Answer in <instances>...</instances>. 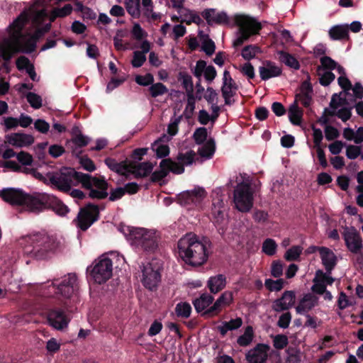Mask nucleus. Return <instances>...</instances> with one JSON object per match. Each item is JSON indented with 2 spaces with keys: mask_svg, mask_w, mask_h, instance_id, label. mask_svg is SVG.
Returning a JSON list of instances; mask_svg holds the SVG:
<instances>
[{
  "mask_svg": "<svg viewBox=\"0 0 363 363\" xmlns=\"http://www.w3.org/2000/svg\"><path fill=\"white\" fill-rule=\"evenodd\" d=\"M43 4V0H37L9 26L8 35L0 41V55L5 60L18 51H33L36 40L50 29V23L40 27L47 17Z\"/></svg>",
  "mask_w": 363,
  "mask_h": 363,
  "instance_id": "f257e3e1",
  "label": "nucleus"
},
{
  "mask_svg": "<svg viewBox=\"0 0 363 363\" xmlns=\"http://www.w3.org/2000/svg\"><path fill=\"white\" fill-rule=\"evenodd\" d=\"M47 177L50 185L63 193L69 192L72 186L81 184L84 189L89 191V197L92 199L102 200L108 196L109 184L104 176L94 177L74 168L62 167L58 171L48 172Z\"/></svg>",
  "mask_w": 363,
  "mask_h": 363,
  "instance_id": "f03ea898",
  "label": "nucleus"
},
{
  "mask_svg": "<svg viewBox=\"0 0 363 363\" xmlns=\"http://www.w3.org/2000/svg\"><path fill=\"white\" fill-rule=\"evenodd\" d=\"M0 196L7 203L12 205L26 206L32 211H40L47 208L60 216H65L69 212L67 206L57 197L50 194L40 193L28 194L20 189L8 188L1 191Z\"/></svg>",
  "mask_w": 363,
  "mask_h": 363,
  "instance_id": "7ed1b4c3",
  "label": "nucleus"
},
{
  "mask_svg": "<svg viewBox=\"0 0 363 363\" xmlns=\"http://www.w3.org/2000/svg\"><path fill=\"white\" fill-rule=\"evenodd\" d=\"M212 242L206 236L201 240L194 234H186L177 242V252L184 262L189 266L197 267L206 263L210 252L208 248Z\"/></svg>",
  "mask_w": 363,
  "mask_h": 363,
  "instance_id": "20e7f679",
  "label": "nucleus"
},
{
  "mask_svg": "<svg viewBox=\"0 0 363 363\" xmlns=\"http://www.w3.org/2000/svg\"><path fill=\"white\" fill-rule=\"evenodd\" d=\"M29 245L25 247V252L37 259H45L57 247L58 242L53 236L44 233L31 235L28 240Z\"/></svg>",
  "mask_w": 363,
  "mask_h": 363,
  "instance_id": "39448f33",
  "label": "nucleus"
},
{
  "mask_svg": "<svg viewBox=\"0 0 363 363\" xmlns=\"http://www.w3.org/2000/svg\"><path fill=\"white\" fill-rule=\"evenodd\" d=\"M235 25L238 27L233 46L238 47L247 41L252 35H257L262 29L261 23L250 16L235 14L233 16Z\"/></svg>",
  "mask_w": 363,
  "mask_h": 363,
  "instance_id": "423d86ee",
  "label": "nucleus"
},
{
  "mask_svg": "<svg viewBox=\"0 0 363 363\" xmlns=\"http://www.w3.org/2000/svg\"><path fill=\"white\" fill-rule=\"evenodd\" d=\"M78 289V279L74 273H68L61 278H54L49 286V290H52L55 296L62 301L71 299L77 295Z\"/></svg>",
  "mask_w": 363,
  "mask_h": 363,
  "instance_id": "0eeeda50",
  "label": "nucleus"
},
{
  "mask_svg": "<svg viewBox=\"0 0 363 363\" xmlns=\"http://www.w3.org/2000/svg\"><path fill=\"white\" fill-rule=\"evenodd\" d=\"M132 245L147 252H154L157 248V240L155 233L145 228H132L129 230Z\"/></svg>",
  "mask_w": 363,
  "mask_h": 363,
  "instance_id": "6e6552de",
  "label": "nucleus"
},
{
  "mask_svg": "<svg viewBox=\"0 0 363 363\" xmlns=\"http://www.w3.org/2000/svg\"><path fill=\"white\" fill-rule=\"evenodd\" d=\"M220 193H222L220 188L213 191V194H216L218 197L213 199L211 220L216 227L218 233L223 236L228 228V220L223 201L218 197Z\"/></svg>",
  "mask_w": 363,
  "mask_h": 363,
  "instance_id": "1a4fd4ad",
  "label": "nucleus"
},
{
  "mask_svg": "<svg viewBox=\"0 0 363 363\" xmlns=\"http://www.w3.org/2000/svg\"><path fill=\"white\" fill-rule=\"evenodd\" d=\"M113 262L108 257L100 258L86 269L90 279L95 283L101 284L108 281L112 276Z\"/></svg>",
  "mask_w": 363,
  "mask_h": 363,
  "instance_id": "9d476101",
  "label": "nucleus"
},
{
  "mask_svg": "<svg viewBox=\"0 0 363 363\" xmlns=\"http://www.w3.org/2000/svg\"><path fill=\"white\" fill-rule=\"evenodd\" d=\"M235 208L240 212H249L253 206V192L250 184L242 182L236 186L233 193Z\"/></svg>",
  "mask_w": 363,
  "mask_h": 363,
  "instance_id": "9b49d317",
  "label": "nucleus"
},
{
  "mask_svg": "<svg viewBox=\"0 0 363 363\" xmlns=\"http://www.w3.org/2000/svg\"><path fill=\"white\" fill-rule=\"evenodd\" d=\"M100 212L99 206L89 203L82 208L74 221L76 225L82 231H86L89 227L99 219Z\"/></svg>",
  "mask_w": 363,
  "mask_h": 363,
  "instance_id": "f8f14e48",
  "label": "nucleus"
},
{
  "mask_svg": "<svg viewBox=\"0 0 363 363\" xmlns=\"http://www.w3.org/2000/svg\"><path fill=\"white\" fill-rule=\"evenodd\" d=\"M160 170H155L151 174V181L158 182L167 176L169 172L181 174L184 172V168L179 165L170 158L163 159L160 163Z\"/></svg>",
  "mask_w": 363,
  "mask_h": 363,
  "instance_id": "ddd939ff",
  "label": "nucleus"
},
{
  "mask_svg": "<svg viewBox=\"0 0 363 363\" xmlns=\"http://www.w3.org/2000/svg\"><path fill=\"white\" fill-rule=\"evenodd\" d=\"M206 196V192L205 189L201 187H197L177 194L175 199L182 206H197L201 203Z\"/></svg>",
  "mask_w": 363,
  "mask_h": 363,
  "instance_id": "4468645a",
  "label": "nucleus"
},
{
  "mask_svg": "<svg viewBox=\"0 0 363 363\" xmlns=\"http://www.w3.org/2000/svg\"><path fill=\"white\" fill-rule=\"evenodd\" d=\"M140 268L143 273L142 282L144 286L152 291L156 289L161 279L159 267L155 269L152 267V264L149 262L146 264H143Z\"/></svg>",
  "mask_w": 363,
  "mask_h": 363,
  "instance_id": "2eb2a0df",
  "label": "nucleus"
},
{
  "mask_svg": "<svg viewBox=\"0 0 363 363\" xmlns=\"http://www.w3.org/2000/svg\"><path fill=\"white\" fill-rule=\"evenodd\" d=\"M222 95L225 100V105L230 106L235 101L238 86L228 70L223 72Z\"/></svg>",
  "mask_w": 363,
  "mask_h": 363,
  "instance_id": "dca6fc26",
  "label": "nucleus"
},
{
  "mask_svg": "<svg viewBox=\"0 0 363 363\" xmlns=\"http://www.w3.org/2000/svg\"><path fill=\"white\" fill-rule=\"evenodd\" d=\"M343 238L347 249L352 253L358 254L363 249L362 239L359 233L354 228H346Z\"/></svg>",
  "mask_w": 363,
  "mask_h": 363,
  "instance_id": "f3484780",
  "label": "nucleus"
},
{
  "mask_svg": "<svg viewBox=\"0 0 363 363\" xmlns=\"http://www.w3.org/2000/svg\"><path fill=\"white\" fill-rule=\"evenodd\" d=\"M233 301V293L226 291L221 294L215 303L202 313V316L213 317L218 315L224 307L230 306Z\"/></svg>",
  "mask_w": 363,
  "mask_h": 363,
  "instance_id": "a211bd4d",
  "label": "nucleus"
},
{
  "mask_svg": "<svg viewBox=\"0 0 363 363\" xmlns=\"http://www.w3.org/2000/svg\"><path fill=\"white\" fill-rule=\"evenodd\" d=\"M191 71L198 80L201 81V77L203 75L208 83L212 82L217 75L215 67L212 65H207L206 62L201 60L196 62Z\"/></svg>",
  "mask_w": 363,
  "mask_h": 363,
  "instance_id": "6ab92c4d",
  "label": "nucleus"
},
{
  "mask_svg": "<svg viewBox=\"0 0 363 363\" xmlns=\"http://www.w3.org/2000/svg\"><path fill=\"white\" fill-rule=\"evenodd\" d=\"M328 113H350L351 109L346 99V93L340 92L333 95Z\"/></svg>",
  "mask_w": 363,
  "mask_h": 363,
  "instance_id": "aec40b11",
  "label": "nucleus"
},
{
  "mask_svg": "<svg viewBox=\"0 0 363 363\" xmlns=\"http://www.w3.org/2000/svg\"><path fill=\"white\" fill-rule=\"evenodd\" d=\"M269 350V345L258 343L246 353L245 359L247 363H265L268 358L267 352Z\"/></svg>",
  "mask_w": 363,
  "mask_h": 363,
  "instance_id": "412c9836",
  "label": "nucleus"
},
{
  "mask_svg": "<svg viewBox=\"0 0 363 363\" xmlns=\"http://www.w3.org/2000/svg\"><path fill=\"white\" fill-rule=\"evenodd\" d=\"M49 324L57 330H63L67 328L69 319L61 309L52 308L48 312Z\"/></svg>",
  "mask_w": 363,
  "mask_h": 363,
  "instance_id": "4be33fe9",
  "label": "nucleus"
},
{
  "mask_svg": "<svg viewBox=\"0 0 363 363\" xmlns=\"http://www.w3.org/2000/svg\"><path fill=\"white\" fill-rule=\"evenodd\" d=\"M296 294L294 291H285L281 296L273 301L272 309L276 312L287 311L294 306Z\"/></svg>",
  "mask_w": 363,
  "mask_h": 363,
  "instance_id": "5701e85b",
  "label": "nucleus"
},
{
  "mask_svg": "<svg viewBox=\"0 0 363 363\" xmlns=\"http://www.w3.org/2000/svg\"><path fill=\"white\" fill-rule=\"evenodd\" d=\"M203 16L209 24H223L230 23V18L225 11H217L214 9H206L203 12Z\"/></svg>",
  "mask_w": 363,
  "mask_h": 363,
  "instance_id": "b1692460",
  "label": "nucleus"
},
{
  "mask_svg": "<svg viewBox=\"0 0 363 363\" xmlns=\"http://www.w3.org/2000/svg\"><path fill=\"white\" fill-rule=\"evenodd\" d=\"M320 257L327 273L332 274L337 263V258L335 254L330 248L322 246Z\"/></svg>",
  "mask_w": 363,
  "mask_h": 363,
  "instance_id": "393cba45",
  "label": "nucleus"
},
{
  "mask_svg": "<svg viewBox=\"0 0 363 363\" xmlns=\"http://www.w3.org/2000/svg\"><path fill=\"white\" fill-rule=\"evenodd\" d=\"M259 72L262 80H267L279 76L281 73V69L275 63L266 61L259 67Z\"/></svg>",
  "mask_w": 363,
  "mask_h": 363,
  "instance_id": "a878e982",
  "label": "nucleus"
},
{
  "mask_svg": "<svg viewBox=\"0 0 363 363\" xmlns=\"http://www.w3.org/2000/svg\"><path fill=\"white\" fill-rule=\"evenodd\" d=\"M104 162L111 171L118 174L125 176L126 173L130 172V162H128L127 160L118 162L114 158L107 157Z\"/></svg>",
  "mask_w": 363,
  "mask_h": 363,
  "instance_id": "bb28decb",
  "label": "nucleus"
},
{
  "mask_svg": "<svg viewBox=\"0 0 363 363\" xmlns=\"http://www.w3.org/2000/svg\"><path fill=\"white\" fill-rule=\"evenodd\" d=\"M153 167L152 163L150 162H144L138 164L130 163L129 173L133 174L136 179L144 178L150 174Z\"/></svg>",
  "mask_w": 363,
  "mask_h": 363,
  "instance_id": "cd10ccee",
  "label": "nucleus"
},
{
  "mask_svg": "<svg viewBox=\"0 0 363 363\" xmlns=\"http://www.w3.org/2000/svg\"><path fill=\"white\" fill-rule=\"evenodd\" d=\"M318 303V298L312 294L308 293L300 300L296 307V311L299 314H305L314 308Z\"/></svg>",
  "mask_w": 363,
  "mask_h": 363,
  "instance_id": "c85d7f7f",
  "label": "nucleus"
},
{
  "mask_svg": "<svg viewBox=\"0 0 363 363\" xmlns=\"http://www.w3.org/2000/svg\"><path fill=\"white\" fill-rule=\"evenodd\" d=\"M7 141L13 146L22 147L32 145L34 143V138L25 133H14L8 137Z\"/></svg>",
  "mask_w": 363,
  "mask_h": 363,
  "instance_id": "c756f323",
  "label": "nucleus"
},
{
  "mask_svg": "<svg viewBox=\"0 0 363 363\" xmlns=\"http://www.w3.org/2000/svg\"><path fill=\"white\" fill-rule=\"evenodd\" d=\"M312 92L310 84L306 82H303L301 86L300 92L296 96V101L306 107L309 106L312 101Z\"/></svg>",
  "mask_w": 363,
  "mask_h": 363,
  "instance_id": "7c9ffc66",
  "label": "nucleus"
},
{
  "mask_svg": "<svg viewBox=\"0 0 363 363\" xmlns=\"http://www.w3.org/2000/svg\"><path fill=\"white\" fill-rule=\"evenodd\" d=\"M226 285V277L223 274H218L209 278L207 286L212 294H217L223 290Z\"/></svg>",
  "mask_w": 363,
  "mask_h": 363,
  "instance_id": "2f4dec72",
  "label": "nucleus"
},
{
  "mask_svg": "<svg viewBox=\"0 0 363 363\" xmlns=\"http://www.w3.org/2000/svg\"><path fill=\"white\" fill-rule=\"evenodd\" d=\"M213 301L214 298L212 295L203 293L199 298L193 301V305L197 313H203Z\"/></svg>",
  "mask_w": 363,
  "mask_h": 363,
  "instance_id": "473e14b6",
  "label": "nucleus"
},
{
  "mask_svg": "<svg viewBox=\"0 0 363 363\" xmlns=\"http://www.w3.org/2000/svg\"><path fill=\"white\" fill-rule=\"evenodd\" d=\"M204 98L208 102V104H211L213 113L227 111L223 106H220L217 105L218 94L213 88H207L204 94Z\"/></svg>",
  "mask_w": 363,
  "mask_h": 363,
  "instance_id": "72a5a7b5",
  "label": "nucleus"
},
{
  "mask_svg": "<svg viewBox=\"0 0 363 363\" xmlns=\"http://www.w3.org/2000/svg\"><path fill=\"white\" fill-rule=\"evenodd\" d=\"M199 38L201 43V50L208 56L212 55L216 50L214 42L204 32L199 31Z\"/></svg>",
  "mask_w": 363,
  "mask_h": 363,
  "instance_id": "f704fd0d",
  "label": "nucleus"
},
{
  "mask_svg": "<svg viewBox=\"0 0 363 363\" xmlns=\"http://www.w3.org/2000/svg\"><path fill=\"white\" fill-rule=\"evenodd\" d=\"M177 11L182 13L181 17L182 18V21L186 22L187 24L194 23L199 25L202 22L201 17L193 11L186 9L184 7H182V9Z\"/></svg>",
  "mask_w": 363,
  "mask_h": 363,
  "instance_id": "c9c22d12",
  "label": "nucleus"
},
{
  "mask_svg": "<svg viewBox=\"0 0 363 363\" xmlns=\"http://www.w3.org/2000/svg\"><path fill=\"white\" fill-rule=\"evenodd\" d=\"M165 138H167V137L164 135L162 138L155 140L152 145V148L156 152V155L158 158H164L169 154V146L164 144H160V142L164 141V139Z\"/></svg>",
  "mask_w": 363,
  "mask_h": 363,
  "instance_id": "e433bc0d",
  "label": "nucleus"
},
{
  "mask_svg": "<svg viewBox=\"0 0 363 363\" xmlns=\"http://www.w3.org/2000/svg\"><path fill=\"white\" fill-rule=\"evenodd\" d=\"M329 35L333 40L345 39L348 35V27L345 25L333 26L330 29Z\"/></svg>",
  "mask_w": 363,
  "mask_h": 363,
  "instance_id": "4c0bfd02",
  "label": "nucleus"
},
{
  "mask_svg": "<svg viewBox=\"0 0 363 363\" xmlns=\"http://www.w3.org/2000/svg\"><path fill=\"white\" fill-rule=\"evenodd\" d=\"M216 150V144L213 139H209L205 144L199 148L198 152L202 157L210 159Z\"/></svg>",
  "mask_w": 363,
  "mask_h": 363,
  "instance_id": "58836bf2",
  "label": "nucleus"
},
{
  "mask_svg": "<svg viewBox=\"0 0 363 363\" xmlns=\"http://www.w3.org/2000/svg\"><path fill=\"white\" fill-rule=\"evenodd\" d=\"M195 156L196 153L194 150L187 151L186 153L179 152L177 156L178 162H176V163L184 168V166L191 165L194 162Z\"/></svg>",
  "mask_w": 363,
  "mask_h": 363,
  "instance_id": "ea45409f",
  "label": "nucleus"
},
{
  "mask_svg": "<svg viewBox=\"0 0 363 363\" xmlns=\"http://www.w3.org/2000/svg\"><path fill=\"white\" fill-rule=\"evenodd\" d=\"M254 338V331L252 326L248 325L245 328L244 333L238 337L237 343L240 347H247L250 345Z\"/></svg>",
  "mask_w": 363,
  "mask_h": 363,
  "instance_id": "a19ab883",
  "label": "nucleus"
},
{
  "mask_svg": "<svg viewBox=\"0 0 363 363\" xmlns=\"http://www.w3.org/2000/svg\"><path fill=\"white\" fill-rule=\"evenodd\" d=\"M279 60L286 65L297 69L299 68V63L297 60L291 55L284 52L279 51L277 52Z\"/></svg>",
  "mask_w": 363,
  "mask_h": 363,
  "instance_id": "79ce46f5",
  "label": "nucleus"
},
{
  "mask_svg": "<svg viewBox=\"0 0 363 363\" xmlns=\"http://www.w3.org/2000/svg\"><path fill=\"white\" fill-rule=\"evenodd\" d=\"M142 12L149 19L157 20L160 15L153 11V4L152 0H142Z\"/></svg>",
  "mask_w": 363,
  "mask_h": 363,
  "instance_id": "37998d69",
  "label": "nucleus"
},
{
  "mask_svg": "<svg viewBox=\"0 0 363 363\" xmlns=\"http://www.w3.org/2000/svg\"><path fill=\"white\" fill-rule=\"evenodd\" d=\"M125 8L130 15L134 18H138L140 14V0H125Z\"/></svg>",
  "mask_w": 363,
  "mask_h": 363,
  "instance_id": "c03bdc74",
  "label": "nucleus"
},
{
  "mask_svg": "<svg viewBox=\"0 0 363 363\" xmlns=\"http://www.w3.org/2000/svg\"><path fill=\"white\" fill-rule=\"evenodd\" d=\"M72 6L71 4H66L62 8H55L52 10L50 16V21H53L56 18H63L71 13Z\"/></svg>",
  "mask_w": 363,
  "mask_h": 363,
  "instance_id": "a18cd8bd",
  "label": "nucleus"
},
{
  "mask_svg": "<svg viewBox=\"0 0 363 363\" xmlns=\"http://www.w3.org/2000/svg\"><path fill=\"white\" fill-rule=\"evenodd\" d=\"M175 313L178 317L188 318L191 313V306L186 302L179 303L175 307Z\"/></svg>",
  "mask_w": 363,
  "mask_h": 363,
  "instance_id": "49530a36",
  "label": "nucleus"
},
{
  "mask_svg": "<svg viewBox=\"0 0 363 363\" xmlns=\"http://www.w3.org/2000/svg\"><path fill=\"white\" fill-rule=\"evenodd\" d=\"M285 281L283 279L273 280L272 279H265L264 286L269 291H279L284 288Z\"/></svg>",
  "mask_w": 363,
  "mask_h": 363,
  "instance_id": "de8ad7c7",
  "label": "nucleus"
},
{
  "mask_svg": "<svg viewBox=\"0 0 363 363\" xmlns=\"http://www.w3.org/2000/svg\"><path fill=\"white\" fill-rule=\"evenodd\" d=\"M338 73L340 74L337 79L338 84L340 87L344 90L343 92L350 90L352 84L350 81L347 78L345 70L341 66H338L337 68Z\"/></svg>",
  "mask_w": 363,
  "mask_h": 363,
  "instance_id": "09e8293b",
  "label": "nucleus"
},
{
  "mask_svg": "<svg viewBox=\"0 0 363 363\" xmlns=\"http://www.w3.org/2000/svg\"><path fill=\"white\" fill-rule=\"evenodd\" d=\"M303 247L298 245L292 246L286 250L284 258L287 261L298 260L301 254L302 253Z\"/></svg>",
  "mask_w": 363,
  "mask_h": 363,
  "instance_id": "8fccbe9b",
  "label": "nucleus"
},
{
  "mask_svg": "<svg viewBox=\"0 0 363 363\" xmlns=\"http://www.w3.org/2000/svg\"><path fill=\"white\" fill-rule=\"evenodd\" d=\"M277 245L274 240L267 238L262 244V251L269 256H272L276 253Z\"/></svg>",
  "mask_w": 363,
  "mask_h": 363,
  "instance_id": "3c124183",
  "label": "nucleus"
},
{
  "mask_svg": "<svg viewBox=\"0 0 363 363\" xmlns=\"http://www.w3.org/2000/svg\"><path fill=\"white\" fill-rule=\"evenodd\" d=\"M259 52V48L255 45L245 46L241 52L242 57L245 60H250L255 57L257 54Z\"/></svg>",
  "mask_w": 363,
  "mask_h": 363,
  "instance_id": "603ef678",
  "label": "nucleus"
},
{
  "mask_svg": "<svg viewBox=\"0 0 363 363\" xmlns=\"http://www.w3.org/2000/svg\"><path fill=\"white\" fill-rule=\"evenodd\" d=\"M150 92L152 97H157L166 94L168 91L167 88L162 83L152 84L150 87Z\"/></svg>",
  "mask_w": 363,
  "mask_h": 363,
  "instance_id": "864d4df0",
  "label": "nucleus"
},
{
  "mask_svg": "<svg viewBox=\"0 0 363 363\" xmlns=\"http://www.w3.org/2000/svg\"><path fill=\"white\" fill-rule=\"evenodd\" d=\"M207 129L203 127L198 128L194 133L193 138L197 145L203 144L207 138Z\"/></svg>",
  "mask_w": 363,
  "mask_h": 363,
  "instance_id": "5fc2aeb1",
  "label": "nucleus"
},
{
  "mask_svg": "<svg viewBox=\"0 0 363 363\" xmlns=\"http://www.w3.org/2000/svg\"><path fill=\"white\" fill-rule=\"evenodd\" d=\"M181 80L183 87L186 91L187 96L189 95H194L193 94V89H194V84L192 78L189 74H182L181 76Z\"/></svg>",
  "mask_w": 363,
  "mask_h": 363,
  "instance_id": "6e6d98bb",
  "label": "nucleus"
},
{
  "mask_svg": "<svg viewBox=\"0 0 363 363\" xmlns=\"http://www.w3.org/2000/svg\"><path fill=\"white\" fill-rule=\"evenodd\" d=\"M320 83L323 86L330 84L335 79V74L330 70H319Z\"/></svg>",
  "mask_w": 363,
  "mask_h": 363,
  "instance_id": "4d7b16f0",
  "label": "nucleus"
},
{
  "mask_svg": "<svg viewBox=\"0 0 363 363\" xmlns=\"http://www.w3.org/2000/svg\"><path fill=\"white\" fill-rule=\"evenodd\" d=\"M313 281L314 284L311 287L312 291L317 294L323 295V293L325 292L326 286L322 281H320L316 273Z\"/></svg>",
  "mask_w": 363,
  "mask_h": 363,
  "instance_id": "13d9d810",
  "label": "nucleus"
},
{
  "mask_svg": "<svg viewBox=\"0 0 363 363\" xmlns=\"http://www.w3.org/2000/svg\"><path fill=\"white\" fill-rule=\"evenodd\" d=\"M26 99L30 106L34 108H39L41 107L42 99L40 96L33 92H29L26 95Z\"/></svg>",
  "mask_w": 363,
  "mask_h": 363,
  "instance_id": "bf43d9fd",
  "label": "nucleus"
},
{
  "mask_svg": "<svg viewBox=\"0 0 363 363\" xmlns=\"http://www.w3.org/2000/svg\"><path fill=\"white\" fill-rule=\"evenodd\" d=\"M283 263L280 260H274L271 264V274L274 278H279L283 274Z\"/></svg>",
  "mask_w": 363,
  "mask_h": 363,
  "instance_id": "052dcab7",
  "label": "nucleus"
},
{
  "mask_svg": "<svg viewBox=\"0 0 363 363\" xmlns=\"http://www.w3.org/2000/svg\"><path fill=\"white\" fill-rule=\"evenodd\" d=\"M288 343V337L285 335H276L273 341V345L277 350L284 349L287 346Z\"/></svg>",
  "mask_w": 363,
  "mask_h": 363,
  "instance_id": "680f3d73",
  "label": "nucleus"
},
{
  "mask_svg": "<svg viewBox=\"0 0 363 363\" xmlns=\"http://www.w3.org/2000/svg\"><path fill=\"white\" fill-rule=\"evenodd\" d=\"M146 60V56L140 51H135L133 53V58L131 64L133 67H140Z\"/></svg>",
  "mask_w": 363,
  "mask_h": 363,
  "instance_id": "e2e57ef3",
  "label": "nucleus"
},
{
  "mask_svg": "<svg viewBox=\"0 0 363 363\" xmlns=\"http://www.w3.org/2000/svg\"><path fill=\"white\" fill-rule=\"evenodd\" d=\"M18 161L23 165H31L33 159L30 154L28 152L21 151L16 155Z\"/></svg>",
  "mask_w": 363,
  "mask_h": 363,
  "instance_id": "0e129e2a",
  "label": "nucleus"
},
{
  "mask_svg": "<svg viewBox=\"0 0 363 363\" xmlns=\"http://www.w3.org/2000/svg\"><path fill=\"white\" fill-rule=\"evenodd\" d=\"M79 163L87 172H92L96 169V165L94 162L87 156H82L80 157Z\"/></svg>",
  "mask_w": 363,
  "mask_h": 363,
  "instance_id": "69168bd1",
  "label": "nucleus"
},
{
  "mask_svg": "<svg viewBox=\"0 0 363 363\" xmlns=\"http://www.w3.org/2000/svg\"><path fill=\"white\" fill-rule=\"evenodd\" d=\"M361 154V147L350 145L347 147L346 156L348 159L354 160Z\"/></svg>",
  "mask_w": 363,
  "mask_h": 363,
  "instance_id": "338daca9",
  "label": "nucleus"
},
{
  "mask_svg": "<svg viewBox=\"0 0 363 363\" xmlns=\"http://www.w3.org/2000/svg\"><path fill=\"white\" fill-rule=\"evenodd\" d=\"M125 36V33L122 30H118L113 38L114 46L118 50H125L127 46L123 43V38Z\"/></svg>",
  "mask_w": 363,
  "mask_h": 363,
  "instance_id": "774afa93",
  "label": "nucleus"
}]
</instances>
